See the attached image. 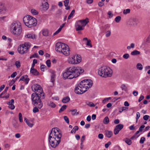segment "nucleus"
Instances as JSON below:
<instances>
[{"instance_id":"11","label":"nucleus","mask_w":150,"mask_h":150,"mask_svg":"<svg viewBox=\"0 0 150 150\" xmlns=\"http://www.w3.org/2000/svg\"><path fill=\"white\" fill-rule=\"evenodd\" d=\"M32 90L35 92L33 93H35L37 95H42V96L41 97L42 98L44 97V95H45L43 92L41 86L38 84L33 85L32 86Z\"/></svg>"},{"instance_id":"51","label":"nucleus","mask_w":150,"mask_h":150,"mask_svg":"<svg viewBox=\"0 0 150 150\" xmlns=\"http://www.w3.org/2000/svg\"><path fill=\"white\" fill-rule=\"evenodd\" d=\"M38 57V54L37 53H35L33 55L30 56V58L31 59L33 57Z\"/></svg>"},{"instance_id":"54","label":"nucleus","mask_w":150,"mask_h":150,"mask_svg":"<svg viewBox=\"0 0 150 150\" xmlns=\"http://www.w3.org/2000/svg\"><path fill=\"white\" fill-rule=\"evenodd\" d=\"M129 57V55L128 54H125L123 55V57L125 59H127Z\"/></svg>"},{"instance_id":"28","label":"nucleus","mask_w":150,"mask_h":150,"mask_svg":"<svg viewBox=\"0 0 150 150\" xmlns=\"http://www.w3.org/2000/svg\"><path fill=\"white\" fill-rule=\"evenodd\" d=\"M140 54V52L137 50H135L131 52V54L132 55H135L139 54Z\"/></svg>"},{"instance_id":"47","label":"nucleus","mask_w":150,"mask_h":150,"mask_svg":"<svg viewBox=\"0 0 150 150\" xmlns=\"http://www.w3.org/2000/svg\"><path fill=\"white\" fill-rule=\"evenodd\" d=\"M57 6L55 5H52L50 11H54Z\"/></svg>"},{"instance_id":"20","label":"nucleus","mask_w":150,"mask_h":150,"mask_svg":"<svg viewBox=\"0 0 150 150\" xmlns=\"http://www.w3.org/2000/svg\"><path fill=\"white\" fill-rule=\"evenodd\" d=\"M24 120L25 122L26 123L27 125L30 127H32L33 125V124L32 123H31L29 122V121L28 120V119L26 118H25L24 119Z\"/></svg>"},{"instance_id":"61","label":"nucleus","mask_w":150,"mask_h":150,"mask_svg":"<svg viewBox=\"0 0 150 150\" xmlns=\"http://www.w3.org/2000/svg\"><path fill=\"white\" fill-rule=\"evenodd\" d=\"M8 107L11 110L14 109L15 108V107L13 104L11 105H9Z\"/></svg>"},{"instance_id":"12","label":"nucleus","mask_w":150,"mask_h":150,"mask_svg":"<svg viewBox=\"0 0 150 150\" xmlns=\"http://www.w3.org/2000/svg\"><path fill=\"white\" fill-rule=\"evenodd\" d=\"M81 57L80 55H75L69 58L68 62L69 63L73 64H77L81 62Z\"/></svg>"},{"instance_id":"7","label":"nucleus","mask_w":150,"mask_h":150,"mask_svg":"<svg viewBox=\"0 0 150 150\" xmlns=\"http://www.w3.org/2000/svg\"><path fill=\"white\" fill-rule=\"evenodd\" d=\"M98 72L99 76L104 78L111 77L112 75L111 69L108 68L106 67H102L99 68Z\"/></svg>"},{"instance_id":"13","label":"nucleus","mask_w":150,"mask_h":150,"mask_svg":"<svg viewBox=\"0 0 150 150\" xmlns=\"http://www.w3.org/2000/svg\"><path fill=\"white\" fill-rule=\"evenodd\" d=\"M124 126L122 124H119L117 125L115 127L114 133L116 135L120 131L123 127Z\"/></svg>"},{"instance_id":"41","label":"nucleus","mask_w":150,"mask_h":150,"mask_svg":"<svg viewBox=\"0 0 150 150\" xmlns=\"http://www.w3.org/2000/svg\"><path fill=\"white\" fill-rule=\"evenodd\" d=\"M14 100L13 99H11L10 101L9 102H8L7 103V104L9 105H12L14 103Z\"/></svg>"},{"instance_id":"45","label":"nucleus","mask_w":150,"mask_h":150,"mask_svg":"<svg viewBox=\"0 0 150 150\" xmlns=\"http://www.w3.org/2000/svg\"><path fill=\"white\" fill-rule=\"evenodd\" d=\"M111 98V97H109L105 98L104 100H103L102 101V103H106V102L108 101Z\"/></svg>"},{"instance_id":"4","label":"nucleus","mask_w":150,"mask_h":150,"mask_svg":"<svg viewBox=\"0 0 150 150\" xmlns=\"http://www.w3.org/2000/svg\"><path fill=\"white\" fill-rule=\"evenodd\" d=\"M55 50L57 52H61L66 56L69 54V49L66 44L61 42H58L56 44Z\"/></svg>"},{"instance_id":"17","label":"nucleus","mask_w":150,"mask_h":150,"mask_svg":"<svg viewBox=\"0 0 150 150\" xmlns=\"http://www.w3.org/2000/svg\"><path fill=\"white\" fill-rule=\"evenodd\" d=\"M30 73L32 74L33 75L38 76L39 75V72L38 71L34 68H31L30 69Z\"/></svg>"},{"instance_id":"64","label":"nucleus","mask_w":150,"mask_h":150,"mask_svg":"<svg viewBox=\"0 0 150 150\" xmlns=\"http://www.w3.org/2000/svg\"><path fill=\"white\" fill-rule=\"evenodd\" d=\"M98 5L99 6L101 7L104 5V3L103 1H100L98 3Z\"/></svg>"},{"instance_id":"15","label":"nucleus","mask_w":150,"mask_h":150,"mask_svg":"<svg viewBox=\"0 0 150 150\" xmlns=\"http://www.w3.org/2000/svg\"><path fill=\"white\" fill-rule=\"evenodd\" d=\"M29 80V79L28 78V76L26 75L22 76L19 80V81H24L25 82L26 84H27L28 83Z\"/></svg>"},{"instance_id":"39","label":"nucleus","mask_w":150,"mask_h":150,"mask_svg":"<svg viewBox=\"0 0 150 150\" xmlns=\"http://www.w3.org/2000/svg\"><path fill=\"white\" fill-rule=\"evenodd\" d=\"M134 44L133 43H131L130 45V46H128L127 47V49L128 50H129L131 48H133L134 47Z\"/></svg>"},{"instance_id":"57","label":"nucleus","mask_w":150,"mask_h":150,"mask_svg":"<svg viewBox=\"0 0 150 150\" xmlns=\"http://www.w3.org/2000/svg\"><path fill=\"white\" fill-rule=\"evenodd\" d=\"M149 116L147 115H146L144 116L143 119L145 120H147L149 118Z\"/></svg>"},{"instance_id":"19","label":"nucleus","mask_w":150,"mask_h":150,"mask_svg":"<svg viewBox=\"0 0 150 150\" xmlns=\"http://www.w3.org/2000/svg\"><path fill=\"white\" fill-rule=\"evenodd\" d=\"M42 33L44 36H47L49 35V31L47 29H44L42 30Z\"/></svg>"},{"instance_id":"52","label":"nucleus","mask_w":150,"mask_h":150,"mask_svg":"<svg viewBox=\"0 0 150 150\" xmlns=\"http://www.w3.org/2000/svg\"><path fill=\"white\" fill-rule=\"evenodd\" d=\"M111 142L110 141L108 142L107 143L105 144V147L106 148H107L109 147V146L111 144Z\"/></svg>"},{"instance_id":"6","label":"nucleus","mask_w":150,"mask_h":150,"mask_svg":"<svg viewBox=\"0 0 150 150\" xmlns=\"http://www.w3.org/2000/svg\"><path fill=\"white\" fill-rule=\"evenodd\" d=\"M10 30L12 33L16 36H19L21 33L22 28L19 22H13L11 25Z\"/></svg>"},{"instance_id":"5","label":"nucleus","mask_w":150,"mask_h":150,"mask_svg":"<svg viewBox=\"0 0 150 150\" xmlns=\"http://www.w3.org/2000/svg\"><path fill=\"white\" fill-rule=\"evenodd\" d=\"M42 95H37L35 93H32L31 98L32 100V104L35 106H37L40 109L43 106V103L42 99L45 98V95H44L43 98H42L41 97Z\"/></svg>"},{"instance_id":"27","label":"nucleus","mask_w":150,"mask_h":150,"mask_svg":"<svg viewBox=\"0 0 150 150\" xmlns=\"http://www.w3.org/2000/svg\"><path fill=\"white\" fill-rule=\"evenodd\" d=\"M48 105L51 108H54L56 107V105L53 102L50 101L48 103Z\"/></svg>"},{"instance_id":"10","label":"nucleus","mask_w":150,"mask_h":150,"mask_svg":"<svg viewBox=\"0 0 150 150\" xmlns=\"http://www.w3.org/2000/svg\"><path fill=\"white\" fill-rule=\"evenodd\" d=\"M30 46L31 45L29 42H25L18 48V51L21 54L26 53L28 51Z\"/></svg>"},{"instance_id":"36","label":"nucleus","mask_w":150,"mask_h":150,"mask_svg":"<svg viewBox=\"0 0 150 150\" xmlns=\"http://www.w3.org/2000/svg\"><path fill=\"white\" fill-rule=\"evenodd\" d=\"M19 120V121L22 122L23 121L22 114L21 113H19L18 114Z\"/></svg>"},{"instance_id":"29","label":"nucleus","mask_w":150,"mask_h":150,"mask_svg":"<svg viewBox=\"0 0 150 150\" xmlns=\"http://www.w3.org/2000/svg\"><path fill=\"white\" fill-rule=\"evenodd\" d=\"M75 10H72V11H71L69 15L68 16V19L69 20L73 16Z\"/></svg>"},{"instance_id":"55","label":"nucleus","mask_w":150,"mask_h":150,"mask_svg":"<svg viewBox=\"0 0 150 150\" xmlns=\"http://www.w3.org/2000/svg\"><path fill=\"white\" fill-rule=\"evenodd\" d=\"M64 120L67 123L69 124V121L68 118L67 116H64Z\"/></svg>"},{"instance_id":"14","label":"nucleus","mask_w":150,"mask_h":150,"mask_svg":"<svg viewBox=\"0 0 150 150\" xmlns=\"http://www.w3.org/2000/svg\"><path fill=\"white\" fill-rule=\"evenodd\" d=\"M139 23V21L137 19L133 18L130 19L129 25L132 26L136 25Z\"/></svg>"},{"instance_id":"22","label":"nucleus","mask_w":150,"mask_h":150,"mask_svg":"<svg viewBox=\"0 0 150 150\" xmlns=\"http://www.w3.org/2000/svg\"><path fill=\"white\" fill-rule=\"evenodd\" d=\"M70 100V98L68 96H67L63 98L62 100V102L64 103H66Z\"/></svg>"},{"instance_id":"25","label":"nucleus","mask_w":150,"mask_h":150,"mask_svg":"<svg viewBox=\"0 0 150 150\" xmlns=\"http://www.w3.org/2000/svg\"><path fill=\"white\" fill-rule=\"evenodd\" d=\"M86 104L88 105V106L91 107H94L96 105L94 104L91 102H90L89 101H86Z\"/></svg>"},{"instance_id":"3","label":"nucleus","mask_w":150,"mask_h":150,"mask_svg":"<svg viewBox=\"0 0 150 150\" xmlns=\"http://www.w3.org/2000/svg\"><path fill=\"white\" fill-rule=\"evenodd\" d=\"M93 85V82L90 79L83 80L75 88V92L77 94H82L86 91Z\"/></svg>"},{"instance_id":"30","label":"nucleus","mask_w":150,"mask_h":150,"mask_svg":"<svg viewBox=\"0 0 150 150\" xmlns=\"http://www.w3.org/2000/svg\"><path fill=\"white\" fill-rule=\"evenodd\" d=\"M31 12L32 14L35 15L38 14V12L34 9H32L31 10Z\"/></svg>"},{"instance_id":"44","label":"nucleus","mask_w":150,"mask_h":150,"mask_svg":"<svg viewBox=\"0 0 150 150\" xmlns=\"http://www.w3.org/2000/svg\"><path fill=\"white\" fill-rule=\"evenodd\" d=\"M37 63V60L36 59H34L33 61V63L32 65L31 68H34V67L35 65V64Z\"/></svg>"},{"instance_id":"49","label":"nucleus","mask_w":150,"mask_h":150,"mask_svg":"<svg viewBox=\"0 0 150 150\" xmlns=\"http://www.w3.org/2000/svg\"><path fill=\"white\" fill-rule=\"evenodd\" d=\"M69 2V0H66L64 1V5L65 7H67L68 6Z\"/></svg>"},{"instance_id":"43","label":"nucleus","mask_w":150,"mask_h":150,"mask_svg":"<svg viewBox=\"0 0 150 150\" xmlns=\"http://www.w3.org/2000/svg\"><path fill=\"white\" fill-rule=\"evenodd\" d=\"M145 140V138L144 137H142L141 138L140 140V143L141 144H143L144 143V142Z\"/></svg>"},{"instance_id":"63","label":"nucleus","mask_w":150,"mask_h":150,"mask_svg":"<svg viewBox=\"0 0 150 150\" xmlns=\"http://www.w3.org/2000/svg\"><path fill=\"white\" fill-rule=\"evenodd\" d=\"M98 137L100 139H103V135L102 134H99L98 135Z\"/></svg>"},{"instance_id":"33","label":"nucleus","mask_w":150,"mask_h":150,"mask_svg":"<svg viewBox=\"0 0 150 150\" xmlns=\"http://www.w3.org/2000/svg\"><path fill=\"white\" fill-rule=\"evenodd\" d=\"M128 108L126 107H123L119 109V112H121L124 110H127Z\"/></svg>"},{"instance_id":"18","label":"nucleus","mask_w":150,"mask_h":150,"mask_svg":"<svg viewBox=\"0 0 150 150\" xmlns=\"http://www.w3.org/2000/svg\"><path fill=\"white\" fill-rule=\"evenodd\" d=\"M105 134L107 137L110 138L112 136L113 133L111 131H105Z\"/></svg>"},{"instance_id":"62","label":"nucleus","mask_w":150,"mask_h":150,"mask_svg":"<svg viewBox=\"0 0 150 150\" xmlns=\"http://www.w3.org/2000/svg\"><path fill=\"white\" fill-rule=\"evenodd\" d=\"M144 98V97L143 95H141L140 97L139 98L138 100V102H140Z\"/></svg>"},{"instance_id":"8","label":"nucleus","mask_w":150,"mask_h":150,"mask_svg":"<svg viewBox=\"0 0 150 150\" xmlns=\"http://www.w3.org/2000/svg\"><path fill=\"white\" fill-rule=\"evenodd\" d=\"M23 21L25 25L29 28L35 26L37 25L36 19L30 16H25Z\"/></svg>"},{"instance_id":"58","label":"nucleus","mask_w":150,"mask_h":150,"mask_svg":"<svg viewBox=\"0 0 150 150\" xmlns=\"http://www.w3.org/2000/svg\"><path fill=\"white\" fill-rule=\"evenodd\" d=\"M72 112V115H74L76 113L77 110L76 109H75L72 110H71Z\"/></svg>"},{"instance_id":"46","label":"nucleus","mask_w":150,"mask_h":150,"mask_svg":"<svg viewBox=\"0 0 150 150\" xmlns=\"http://www.w3.org/2000/svg\"><path fill=\"white\" fill-rule=\"evenodd\" d=\"M130 12V9H127L126 10H124L123 11V13L125 14H127L129 13Z\"/></svg>"},{"instance_id":"23","label":"nucleus","mask_w":150,"mask_h":150,"mask_svg":"<svg viewBox=\"0 0 150 150\" xmlns=\"http://www.w3.org/2000/svg\"><path fill=\"white\" fill-rule=\"evenodd\" d=\"M25 37L27 38L33 39L35 38V35L28 34L25 35Z\"/></svg>"},{"instance_id":"35","label":"nucleus","mask_w":150,"mask_h":150,"mask_svg":"<svg viewBox=\"0 0 150 150\" xmlns=\"http://www.w3.org/2000/svg\"><path fill=\"white\" fill-rule=\"evenodd\" d=\"M121 88L122 90H124L125 91H127V87L124 84H123L121 85Z\"/></svg>"},{"instance_id":"2","label":"nucleus","mask_w":150,"mask_h":150,"mask_svg":"<svg viewBox=\"0 0 150 150\" xmlns=\"http://www.w3.org/2000/svg\"><path fill=\"white\" fill-rule=\"evenodd\" d=\"M84 70L81 67H71L68 68L65 72L63 73L64 79H71L79 76L84 72Z\"/></svg>"},{"instance_id":"9","label":"nucleus","mask_w":150,"mask_h":150,"mask_svg":"<svg viewBox=\"0 0 150 150\" xmlns=\"http://www.w3.org/2000/svg\"><path fill=\"white\" fill-rule=\"evenodd\" d=\"M88 22V19L87 18L77 21L75 24L76 30L77 31L83 30L84 27Z\"/></svg>"},{"instance_id":"24","label":"nucleus","mask_w":150,"mask_h":150,"mask_svg":"<svg viewBox=\"0 0 150 150\" xmlns=\"http://www.w3.org/2000/svg\"><path fill=\"white\" fill-rule=\"evenodd\" d=\"M109 122V119L108 117H105L103 120V122L105 124H108Z\"/></svg>"},{"instance_id":"34","label":"nucleus","mask_w":150,"mask_h":150,"mask_svg":"<svg viewBox=\"0 0 150 150\" xmlns=\"http://www.w3.org/2000/svg\"><path fill=\"white\" fill-rule=\"evenodd\" d=\"M121 19V17L120 16H118L116 17L115 19V21L117 23H119Z\"/></svg>"},{"instance_id":"42","label":"nucleus","mask_w":150,"mask_h":150,"mask_svg":"<svg viewBox=\"0 0 150 150\" xmlns=\"http://www.w3.org/2000/svg\"><path fill=\"white\" fill-rule=\"evenodd\" d=\"M38 108H39L37 106H35L33 110V112L34 113H36L38 112L39 111Z\"/></svg>"},{"instance_id":"59","label":"nucleus","mask_w":150,"mask_h":150,"mask_svg":"<svg viewBox=\"0 0 150 150\" xmlns=\"http://www.w3.org/2000/svg\"><path fill=\"white\" fill-rule=\"evenodd\" d=\"M145 127L144 125H142L139 128V131L140 132H141L142 131V129L144 128Z\"/></svg>"},{"instance_id":"32","label":"nucleus","mask_w":150,"mask_h":150,"mask_svg":"<svg viewBox=\"0 0 150 150\" xmlns=\"http://www.w3.org/2000/svg\"><path fill=\"white\" fill-rule=\"evenodd\" d=\"M137 68L139 70H142L143 69L142 65L140 63H138L137 65Z\"/></svg>"},{"instance_id":"40","label":"nucleus","mask_w":150,"mask_h":150,"mask_svg":"<svg viewBox=\"0 0 150 150\" xmlns=\"http://www.w3.org/2000/svg\"><path fill=\"white\" fill-rule=\"evenodd\" d=\"M140 117V114L139 112H137L136 113V122H137L139 118Z\"/></svg>"},{"instance_id":"21","label":"nucleus","mask_w":150,"mask_h":150,"mask_svg":"<svg viewBox=\"0 0 150 150\" xmlns=\"http://www.w3.org/2000/svg\"><path fill=\"white\" fill-rule=\"evenodd\" d=\"M5 11L3 4H0V13H5Z\"/></svg>"},{"instance_id":"37","label":"nucleus","mask_w":150,"mask_h":150,"mask_svg":"<svg viewBox=\"0 0 150 150\" xmlns=\"http://www.w3.org/2000/svg\"><path fill=\"white\" fill-rule=\"evenodd\" d=\"M15 64L17 68H19L21 67V63L19 61H16Z\"/></svg>"},{"instance_id":"26","label":"nucleus","mask_w":150,"mask_h":150,"mask_svg":"<svg viewBox=\"0 0 150 150\" xmlns=\"http://www.w3.org/2000/svg\"><path fill=\"white\" fill-rule=\"evenodd\" d=\"M124 140L125 142L128 145H130L132 143V141L130 139H129L127 138H126Z\"/></svg>"},{"instance_id":"1","label":"nucleus","mask_w":150,"mask_h":150,"mask_svg":"<svg viewBox=\"0 0 150 150\" xmlns=\"http://www.w3.org/2000/svg\"><path fill=\"white\" fill-rule=\"evenodd\" d=\"M62 136L61 131L59 128H52L49 137V141L52 147L55 148L58 145L60 142Z\"/></svg>"},{"instance_id":"53","label":"nucleus","mask_w":150,"mask_h":150,"mask_svg":"<svg viewBox=\"0 0 150 150\" xmlns=\"http://www.w3.org/2000/svg\"><path fill=\"white\" fill-rule=\"evenodd\" d=\"M16 81V80H12L9 82V85L10 86H12L15 83Z\"/></svg>"},{"instance_id":"50","label":"nucleus","mask_w":150,"mask_h":150,"mask_svg":"<svg viewBox=\"0 0 150 150\" xmlns=\"http://www.w3.org/2000/svg\"><path fill=\"white\" fill-rule=\"evenodd\" d=\"M111 34V31L110 30H108L106 33V36L107 37H108L110 36Z\"/></svg>"},{"instance_id":"48","label":"nucleus","mask_w":150,"mask_h":150,"mask_svg":"<svg viewBox=\"0 0 150 150\" xmlns=\"http://www.w3.org/2000/svg\"><path fill=\"white\" fill-rule=\"evenodd\" d=\"M46 64L47 66V67H50L51 66V62L50 60V59H48L47 60L46 62Z\"/></svg>"},{"instance_id":"31","label":"nucleus","mask_w":150,"mask_h":150,"mask_svg":"<svg viewBox=\"0 0 150 150\" xmlns=\"http://www.w3.org/2000/svg\"><path fill=\"white\" fill-rule=\"evenodd\" d=\"M67 106L66 105H64L62 106L59 111V112L61 113L64 111L66 108Z\"/></svg>"},{"instance_id":"56","label":"nucleus","mask_w":150,"mask_h":150,"mask_svg":"<svg viewBox=\"0 0 150 150\" xmlns=\"http://www.w3.org/2000/svg\"><path fill=\"white\" fill-rule=\"evenodd\" d=\"M46 67L45 65H42L40 66V69L42 71H44L45 70L44 69Z\"/></svg>"},{"instance_id":"16","label":"nucleus","mask_w":150,"mask_h":150,"mask_svg":"<svg viewBox=\"0 0 150 150\" xmlns=\"http://www.w3.org/2000/svg\"><path fill=\"white\" fill-rule=\"evenodd\" d=\"M42 4L44 9L47 10L49 8V4H48L47 0H44Z\"/></svg>"},{"instance_id":"60","label":"nucleus","mask_w":150,"mask_h":150,"mask_svg":"<svg viewBox=\"0 0 150 150\" xmlns=\"http://www.w3.org/2000/svg\"><path fill=\"white\" fill-rule=\"evenodd\" d=\"M91 42V41L90 40H88L87 41V42L86 43V45L88 46H90L91 47H92V45L90 42Z\"/></svg>"},{"instance_id":"38","label":"nucleus","mask_w":150,"mask_h":150,"mask_svg":"<svg viewBox=\"0 0 150 150\" xmlns=\"http://www.w3.org/2000/svg\"><path fill=\"white\" fill-rule=\"evenodd\" d=\"M55 77V75L54 74L52 73L51 75V81L53 83L54 81V78Z\"/></svg>"}]
</instances>
